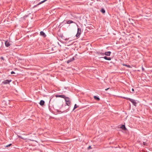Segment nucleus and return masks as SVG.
<instances>
[{
	"mask_svg": "<svg viewBox=\"0 0 152 152\" xmlns=\"http://www.w3.org/2000/svg\"><path fill=\"white\" fill-rule=\"evenodd\" d=\"M123 98L125 99H126L127 100H129L131 101L133 104L135 106H136L137 102L135 101L134 99H132L128 98V97H122Z\"/></svg>",
	"mask_w": 152,
	"mask_h": 152,
	"instance_id": "f257e3e1",
	"label": "nucleus"
},
{
	"mask_svg": "<svg viewBox=\"0 0 152 152\" xmlns=\"http://www.w3.org/2000/svg\"><path fill=\"white\" fill-rule=\"evenodd\" d=\"M64 99L67 105L68 106L70 105L71 102L70 98L68 97H66Z\"/></svg>",
	"mask_w": 152,
	"mask_h": 152,
	"instance_id": "f03ea898",
	"label": "nucleus"
},
{
	"mask_svg": "<svg viewBox=\"0 0 152 152\" xmlns=\"http://www.w3.org/2000/svg\"><path fill=\"white\" fill-rule=\"evenodd\" d=\"M11 80H4L2 82V83L4 84H9L10 82L12 81Z\"/></svg>",
	"mask_w": 152,
	"mask_h": 152,
	"instance_id": "7ed1b4c3",
	"label": "nucleus"
},
{
	"mask_svg": "<svg viewBox=\"0 0 152 152\" xmlns=\"http://www.w3.org/2000/svg\"><path fill=\"white\" fill-rule=\"evenodd\" d=\"M81 32V29L80 28H78L77 33L76 35V37H79Z\"/></svg>",
	"mask_w": 152,
	"mask_h": 152,
	"instance_id": "20e7f679",
	"label": "nucleus"
},
{
	"mask_svg": "<svg viewBox=\"0 0 152 152\" xmlns=\"http://www.w3.org/2000/svg\"><path fill=\"white\" fill-rule=\"evenodd\" d=\"M56 97H61L65 99L66 97V96L64 95H57L56 96Z\"/></svg>",
	"mask_w": 152,
	"mask_h": 152,
	"instance_id": "39448f33",
	"label": "nucleus"
},
{
	"mask_svg": "<svg viewBox=\"0 0 152 152\" xmlns=\"http://www.w3.org/2000/svg\"><path fill=\"white\" fill-rule=\"evenodd\" d=\"M74 60H75L74 57H73L72 58H70L67 61V64H69L70 62H71L72 61H73Z\"/></svg>",
	"mask_w": 152,
	"mask_h": 152,
	"instance_id": "423d86ee",
	"label": "nucleus"
},
{
	"mask_svg": "<svg viewBox=\"0 0 152 152\" xmlns=\"http://www.w3.org/2000/svg\"><path fill=\"white\" fill-rule=\"evenodd\" d=\"M100 58H104L105 59L107 60H110L111 59V58L110 57H107L106 56H105L104 57H100Z\"/></svg>",
	"mask_w": 152,
	"mask_h": 152,
	"instance_id": "0eeeda50",
	"label": "nucleus"
},
{
	"mask_svg": "<svg viewBox=\"0 0 152 152\" xmlns=\"http://www.w3.org/2000/svg\"><path fill=\"white\" fill-rule=\"evenodd\" d=\"M40 35L41 36H42L44 37H45L46 36V35L45 34V33L43 31H40Z\"/></svg>",
	"mask_w": 152,
	"mask_h": 152,
	"instance_id": "6e6552de",
	"label": "nucleus"
},
{
	"mask_svg": "<svg viewBox=\"0 0 152 152\" xmlns=\"http://www.w3.org/2000/svg\"><path fill=\"white\" fill-rule=\"evenodd\" d=\"M110 51H108L105 52L104 53V55H105L106 56H110V54L111 53Z\"/></svg>",
	"mask_w": 152,
	"mask_h": 152,
	"instance_id": "1a4fd4ad",
	"label": "nucleus"
},
{
	"mask_svg": "<svg viewBox=\"0 0 152 152\" xmlns=\"http://www.w3.org/2000/svg\"><path fill=\"white\" fill-rule=\"evenodd\" d=\"M45 102V101L43 100H41L39 102V104L40 105L43 106L44 105Z\"/></svg>",
	"mask_w": 152,
	"mask_h": 152,
	"instance_id": "9d476101",
	"label": "nucleus"
},
{
	"mask_svg": "<svg viewBox=\"0 0 152 152\" xmlns=\"http://www.w3.org/2000/svg\"><path fill=\"white\" fill-rule=\"evenodd\" d=\"M120 128H121L122 129L124 130H127L124 125H122L120 127Z\"/></svg>",
	"mask_w": 152,
	"mask_h": 152,
	"instance_id": "9b49d317",
	"label": "nucleus"
},
{
	"mask_svg": "<svg viewBox=\"0 0 152 152\" xmlns=\"http://www.w3.org/2000/svg\"><path fill=\"white\" fill-rule=\"evenodd\" d=\"M5 46L7 47H8L10 46L9 42L7 41L5 42Z\"/></svg>",
	"mask_w": 152,
	"mask_h": 152,
	"instance_id": "f8f14e48",
	"label": "nucleus"
},
{
	"mask_svg": "<svg viewBox=\"0 0 152 152\" xmlns=\"http://www.w3.org/2000/svg\"><path fill=\"white\" fill-rule=\"evenodd\" d=\"M94 98L97 101H99L100 100V98L96 96H94Z\"/></svg>",
	"mask_w": 152,
	"mask_h": 152,
	"instance_id": "ddd939ff",
	"label": "nucleus"
},
{
	"mask_svg": "<svg viewBox=\"0 0 152 152\" xmlns=\"http://www.w3.org/2000/svg\"><path fill=\"white\" fill-rule=\"evenodd\" d=\"M74 22L72 20H69L67 21V24H71L72 23H74Z\"/></svg>",
	"mask_w": 152,
	"mask_h": 152,
	"instance_id": "4468645a",
	"label": "nucleus"
},
{
	"mask_svg": "<svg viewBox=\"0 0 152 152\" xmlns=\"http://www.w3.org/2000/svg\"><path fill=\"white\" fill-rule=\"evenodd\" d=\"M78 107V106H77L76 104H75L74 107V109L72 110V111H74L75 109L77 108Z\"/></svg>",
	"mask_w": 152,
	"mask_h": 152,
	"instance_id": "2eb2a0df",
	"label": "nucleus"
},
{
	"mask_svg": "<svg viewBox=\"0 0 152 152\" xmlns=\"http://www.w3.org/2000/svg\"><path fill=\"white\" fill-rule=\"evenodd\" d=\"M101 12L103 13H104L105 12V10L103 8H102L101 10Z\"/></svg>",
	"mask_w": 152,
	"mask_h": 152,
	"instance_id": "dca6fc26",
	"label": "nucleus"
},
{
	"mask_svg": "<svg viewBox=\"0 0 152 152\" xmlns=\"http://www.w3.org/2000/svg\"><path fill=\"white\" fill-rule=\"evenodd\" d=\"M97 53L98 54H100L103 56L104 55V53H102L100 51L97 52Z\"/></svg>",
	"mask_w": 152,
	"mask_h": 152,
	"instance_id": "f3484780",
	"label": "nucleus"
},
{
	"mask_svg": "<svg viewBox=\"0 0 152 152\" xmlns=\"http://www.w3.org/2000/svg\"><path fill=\"white\" fill-rule=\"evenodd\" d=\"M143 145L145 146H147L148 145V143L145 142H143Z\"/></svg>",
	"mask_w": 152,
	"mask_h": 152,
	"instance_id": "a211bd4d",
	"label": "nucleus"
},
{
	"mask_svg": "<svg viewBox=\"0 0 152 152\" xmlns=\"http://www.w3.org/2000/svg\"><path fill=\"white\" fill-rule=\"evenodd\" d=\"M124 66H127L128 67H130V66L129 65H127L126 64H124Z\"/></svg>",
	"mask_w": 152,
	"mask_h": 152,
	"instance_id": "6ab92c4d",
	"label": "nucleus"
},
{
	"mask_svg": "<svg viewBox=\"0 0 152 152\" xmlns=\"http://www.w3.org/2000/svg\"><path fill=\"white\" fill-rule=\"evenodd\" d=\"M12 145V144H9V145H6L5 146V147H9V146H10L11 145Z\"/></svg>",
	"mask_w": 152,
	"mask_h": 152,
	"instance_id": "aec40b11",
	"label": "nucleus"
},
{
	"mask_svg": "<svg viewBox=\"0 0 152 152\" xmlns=\"http://www.w3.org/2000/svg\"><path fill=\"white\" fill-rule=\"evenodd\" d=\"M91 148H92L91 147V146H88L87 148L88 150H89V149H91Z\"/></svg>",
	"mask_w": 152,
	"mask_h": 152,
	"instance_id": "412c9836",
	"label": "nucleus"
},
{
	"mask_svg": "<svg viewBox=\"0 0 152 152\" xmlns=\"http://www.w3.org/2000/svg\"><path fill=\"white\" fill-rule=\"evenodd\" d=\"M11 74H15V72L13 71H12L11 72Z\"/></svg>",
	"mask_w": 152,
	"mask_h": 152,
	"instance_id": "4be33fe9",
	"label": "nucleus"
},
{
	"mask_svg": "<svg viewBox=\"0 0 152 152\" xmlns=\"http://www.w3.org/2000/svg\"><path fill=\"white\" fill-rule=\"evenodd\" d=\"M132 92H134V89L133 88H132Z\"/></svg>",
	"mask_w": 152,
	"mask_h": 152,
	"instance_id": "5701e85b",
	"label": "nucleus"
},
{
	"mask_svg": "<svg viewBox=\"0 0 152 152\" xmlns=\"http://www.w3.org/2000/svg\"><path fill=\"white\" fill-rule=\"evenodd\" d=\"M109 88H107V89H105V90L106 91H107V90H108Z\"/></svg>",
	"mask_w": 152,
	"mask_h": 152,
	"instance_id": "b1692460",
	"label": "nucleus"
},
{
	"mask_svg": "<svg viewBox=\"0 0 152 152\" xmlns=\"http://www.w3.org/2000/svg\"><path fill=\"white\" fill-rule=\"evenodd\" d=\"M68 39H69V38H68V39H65V40H68Z\"/></svg>",
	"mask_w": 152,
	"mask_h": 152,
	"instance_id": "393cba45",
	"label": "nucleus"
},
{
	"mask_svg": "<svg viewBox=\"0 0 152 152\" xmlns=\"http://www.w3.org/2000/svg\"><path fill=\"white\" fill-rule=\"evenodd\" d=\"M142 69L143 70L144 69L143 68H142Z\"/></svg>",
	"mask_w": 152,
	"mask_h": 152,
	"instance_id": "a878e982",
	"label": "nucleus"
},
{
	"mask_svg": "<svg viewBox=\"0 0 152 152\" xmlns=\"http://www.w3.org/2000/svg\"><path fill=\"white\" fill-rule=\"evenodd\" d=\"M3 57H2V59H3Z\"/></svg>",
	"mask_w": 152,
	"mask_h": 152,
	"instance_id": "bb28decb",
	"label": "nucleus"
},
{
	"mask_svg": "<svg viewBox=\"0 0 152 152\" xmlns=\"http://www.w3.org/2000/svg\"><path fill=\"white\" fill-rule=\"evenodd\" d=\"M3 57H2V59H3Z\"/></svg>",
	"mask_w": 152,
	"mask_h": 152,
	"instance_id": "cd10ccee",
	"label": "nucleus"
}]
</instances>
